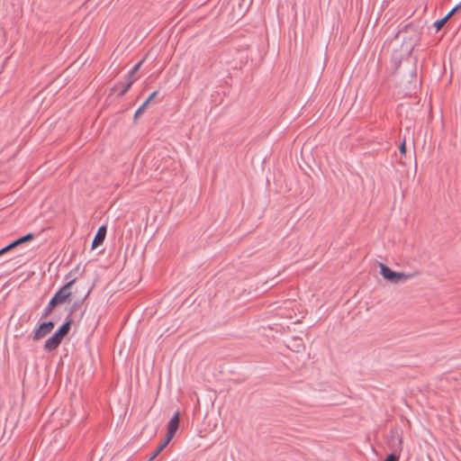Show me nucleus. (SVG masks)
Segmentation results:
<instances>
[{"instance_id":"nucleus-1","label":"nucleus","mask_w":461,"mask_h":461,"mask_svg":"<svg viewBox=\"0 0 461 461\" xmlns=\"http://www.w3.org/2000/svg\"><path fill=\"white\" fill-rule=\"evenodd\" d=\"M380 268L383 277L393 284L405 282L413 276L412 274L393 271L390 267L384 264H380Z\"/></svg>"},{"instance_id":"nucleus-2","label":"nucleus","mask_w":461,"mask_h":461,"mask_svg":"<svg viewBox=\"0 0 461 461\" xmlns=\"http://www.w3.org/2000/svg\"><path fill=\"white\" fill-rule=\"evenodd\" d=\"M75 280V278L69 280L54 294L50 301V306H55L66 302V300L71 295L70 287L74 284Z\"/></svg>"},{"instance_id":"nucleus-3","label":"nucleus","mask_w":461,"mask_h":461,"mask_svg":"<svg viewBox=\"0 0 461 461\" xmlns=\"http://www.w3.org/2000/svg\"><path fill=\"white\" fill-rule=\"evenodd\" d=\"M179 416H180V413L178 411H176L167 424V437H166V439H167V441H171V439L174 438V436L176 435V433L178 429Z\"/></svg>"},{"instance_id":"nucleus-4","label":"nucleus","mask_w":461,"mask_h":461,"mask_svg":"<svg viewBox=\"0 0 461 461\" xmlns=\"http://www.w3.org/2000/svg\"><path fill=\"white\" fill-rule=\"evenodd\" d=\"M54 328V323L52 321H47L41 323L39 328L33 333V339L39 340L44 338L47 334H49L52 329Z\"/></svg>"},{"instance_id":"nucleus-5","label":"nucleus","mask_w":461,"mask_h":461,"mask_svg":"<svg viewBox=\"0 0 461 461\" xmlns=\"http://www.w3.org/2000/svg\"><path fill=\"white\" fill-rule=\"evenodd\" d=\"M461 9V3L456 5L454 8H452L446 16H444L442 19L435 22L434 26L438 31L445 23L458 10Z\"/></svg>"},{"instance_id":"nucleus-6","label":"nucleus","mask_w":461,"mask_h":461,"mask_svg":"<svg viewBox=\"0 0 461 461\" xmlns=\"http://www.w3.org/2000/svg\"><path fill=\"white\" fill-rule=\"evenodd\" d=\"M106 235V227L104 225L101 226L94 238L92 242V248L98 247L105 239Z\"/></svg>"},{"instance_id":"nucleus-7","label":"nucleus","mask_w":461,"mask_h":461,"mask_svg":"<svg viewBox=\"0 0 461 461\" xmlns=\"http://www.w3.org/2000/svg\"><path fill=\"white\" fill-rule=\"evenodd\" d=\"M60 342L61 340L53 334L45 341L44 348L49 351L53 350L59 347Z\"/></svg>"},{"instance_id":"nucleus-8","label":"nucleus","mask_w":461,"mask_h":461,"mask_svg":"<svg viewBox=\"0 0 461 461\" xmlns=\"http://www.w3.org/2000/svg\"><path fill=\"white\" fill-rule=\"evenodd\" d=\"M71 321L68 320L66 323H64L55 333L54 335L58 337L60 340L68 334L70 328Z\"/></svg>"},{"instance_id":"nucleus-9","label":"nucleus","mask_w":461,"mask_h":461,"mask_svg":"<svg viewBox=\"0 0 461 461\" xmlns=\"http://www.w3.org/2000/svg\"><path fill=\"white\" fill-rule=\"evenodd\" d=\"M170 441H167V439H164V441L158 447V448L155 450V452L151 455L149 457V461L153 460L169 443Z\"/></svg>"},{"instance_id":"nucleus-10","label":"nucleus","mask_w":461,"mask_h":461,"mask_svg":"<svg viewBox=\"0 0 461 461\" xmlns=\"http://www.w3.org/2000/svg\"><path fill=\"white\" fill-rule=\"evenodd\" d=\"M133 81L134 80L132 78H128L126 84L120 90V95H123L127 93V91L131 87Z\"/></svg>"},{"instance_id":"nucleus-11","label":"nucleus","mask_w":461,"mask_h":461,"mask_svg":"<svg viewBox=\"0 0 461 461\" xmlns=\"http://www.w3.org/2000/svg\"><path fill=\"white\" fill-rule=\"evenodd\" d=\"M18 246V243L16 242V240L11 242L9 245L5 246V248L0 249V256L4 255L5 253L8 252L9 250L13 249L14 248H16Z\"/></svg>"},{"instance_id":"nucleus-12","label":"nucleus","mask_w":461,"mask_h":461,"mask_svg":"<svg viewBox=\"0 0 461 461\" xmlns=\"http://www.w3.org/2000/svg\"><path fill=\"white\" fill-rule=\"evenodd\" d=\"M143 61L144 59H141L131 68V70L129 73V78H132V77L138 72Z\"/></svg>"},{"instance_id":"nucleus-13","label":"nucleus","mask_w":461,"mask_h":461,"mask_svg":"<svg viewBox=\"0 0 461 461\" xmlns=\"http://www.w3.org/2000/svg\"><path fill=\"white\" fill-rule=\"evenodd\" d=\"M32 239H33V235L32 233H28L25 236H23V237H22L20 239H17L16 242L18 243V246H19V245H21V244H23V243H24L26 241H29V240H31Z\"/></svg>"},{"instance_id":"nucleus-14","label":"nucleus","mask_w":461,"mask_h":461,"mask_svg":"<svg viewBox=\"0 0 461 461\" xmlns=\"http://www.w3.org/2000/svg\"><path fill=\"white\" fill-rule=\"evenodd\" d=\"M147 104L143 103L138 109L137 111L135 112V114H134V117L137 118L139 117L143 112L144 110L146 109L147 107Z\"/></svg>"},{"instance_id":"nucleus-15","label":"nucleus","mask_w":461,"mask_h":461,"mask_svg":"<svg viewBox=\"0 0 461 461\" xmlns=\"http://www.w3.org/2000/svg\"><path fill=\"white\" fill-rule=\"evenodd\" d=\"M158 93V91H154L153 93H151L144 103L149 104L157 96Z\"/></svg>"},{"instance_id":"nucleus-16","label":"nucleus","mask_w":461,"mask_h":461,"mask_svg":"<svg viewBox=\"0 0 461 461\" xmlns=\"http://www.w3.org/2000/svg\"><path fill=\"white\" fill-rule=\"evenodd\" d=\"M397 460H398L397 456H395L394 454H390L384 461H397Z\"/></svg>"},{"instance_id":"nucleus-17","label":"nucleus","mask_w":461,"mask_h":461,"mask_svg":"<svg viewBox=\"0 0 461 461\" xmlns=\"http://www.w3.org/2000/svg\"><path fill=\"white\" fill-rule=\"evenodd\" d=\"M406 152L405 140H403L400 146V153L404 154Z\"/></svg>"},{"instance_id":"nucleus-18","label":"nucleus","mask_w":461,"mask_h":461,"mask_svg":"<svg viewBox=\"0 0 461 461\" xmlns=\"http://www.w3.org/2000/svg\"><path fill=\"white\" fill-rule=\"evenodd\" d=\"M294 341L296 343V350L300 351V348L303 347V344L301 343V340L294 339Z\"/></svg>"},{"instance_id":"nucleus-19","label":"nucleus","mask_w":461,"mask_h":461,"mask_svg":"<svg viewBox=\"0 0 461 461\" xmlns=\"http://www.w3.org/2000/svg\"><path fill=\"white\" fill-rule=\"evenodd\" d=\"M52 307H53V306H50V303H49V304H48V306H47V307H46V309H45V312H44V314H43V315H44V316H47V315L50 313V312L51 311V308H52Z\"/></svg>"}]
</instances>
